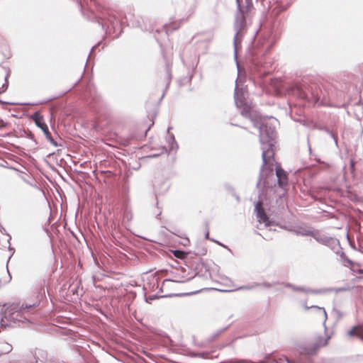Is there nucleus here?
Segmentation results:
<instances>
[{
  "label": "nucleus",
  "instance_id": "1",
  "mask_svg": "<svg viewBox=\"0 0 363 363\" xmlns=\"http://www.w3.org/2000/svg\"><path fill=\"white\" fill-rule=\"evenodd\" d=\"M253 125L257 128L259 131V142L262 149V166L260 170L259 177L257 182V187L263 190L264 188L272 187L270 181L277 182L280 186L286 184L287 177L285 172L280 167L276 169L275 174L273 169L274 162V149L276 143V126L277 121L274 123L266 121L262 118H251Z\"/></svg>",
  "mask_w": 363,
  "mask_h": 363
},
{
  "label": "nucleus",
  "instance_id": "2",
  "mask_svg": "<svg viewBox=\"0 0 363 363\" xmlns=\"http://www.w3.org/2000/svg\"><path fill=\"white\" fill-rule=\"evenodd\" d=\"M34 296L33 301L23 303L21 306L18 304H12L8 307L1 321L3 322L5 318L13 323L30 322L31 315L34 314L35 308L45 296V289L42 284L35 289Z\"/></svg>",
  "mask_w": 363,
  "mask_h": 363
},
{
  "label": "nucleus",
  "instance_id": "3",
  "mask_svg": "<svg viewBox=\"0 0 363 363\" xmlns=\"http://www.w3.org/2000/svg\"><path fill=\"white\" fill-rule=\"evenodd\" d=\"M236 3L238 11L235 14V19L234 23V30L235 33L233 39L235 58H237L238 45L240 43L241 38L243 35L246 27V21L242 9L243 6L242 5V0H236Z\"/></svg>",
  "mask_w": 363,
  "mask_h": 363
},
{
  "label": "nucleus",
  "instance_id": "4",
  "mask_svg": "<svg viewBox=\"0 0 363 363\" xmlns=\"http://www.w3.org/2000/svg\"><path fill=\"white\" fill-rule=\"evenodd\" d=\"M313 238L318 243L330 247L334 252L339 254L338 250L340 249V244L337 238L323 234L317 229H315Z\"/></svg>",
  "mask_w": 363,
  "mask_h": 363
},
{
  "label": "nucleus",
  "instance_id": "5",
  "mask_svg": "<svg viewBox=\"0 0 363 363\" xmlns=\"http://www.w3.org/2000/svg\"><path fill=\"white\" fill-rule=\"evenodd\" d=\"M196 0H180L177 6V12L182 16L180 21H185L191 17L196 11Z\"/></svg>",
  "mask_w": 363,
  "mask_h": 363
},
{
  "label": "nucleus",
  "instance_id": "6",
  "mask_svg": "<svg viewBox=\"0 0 363 363\" xmlns=\"http://www.w3.org/2000/svg\"><path fill=\"white\" fill-rule=\"evenodd\" d=\"M31 118L35 122V125L40 128L43 133L45 135L46 139L55 147H57L59 145L52 138L51 133L49 131L48 127L46 123L44 122V118L42 115L39 113L38 111L35 112L32 116Z\"/></svg>",
  "mask_w": 363,
  "mask_h": 363
},
{
  "label": "nucleus",
  "instance_id": "7",
  "mask_svg": "<svg viewBox=\"0 0 363 363\" xmlns=\"http://www.w3.org/2000/svg\"><path fill=\"white\" fill-rule=\"evenodd\" d=\"M254 213H255L257 222L259 224L263 223L265 227H269L272 224L273 222L270 220L269 218L265 213L261 201H257L255 203Z\"/></svg>",
  "mask_w": 363,
  "mask_h": 363
},
{
  "label": "nucleus",
  "instance_id": "8",
  "mask_svg": "<svg viewBox=\"0 0 363 363\" xmlns=\"http://www.w3.org/2000/svg\"><path fill=\"white\" fill-rule=\"evenodd\" d=\"M234 98L236 106L240 109V113L242 116H247L250 112V106L242 99V96L239 93L237 85L235 88Z\"/></svg>",
  "mask_w": 363,
  "mask_h": 363
},
{
  "label": "nucleus",
  "instance_id": "9",
  "mask_svg": "<svg viewBox=\"0 0 363 363\" xmlns=\"http://www.w3.org/2000/svg\"><path fill=\"white\" fill-rule=\"evenodd\" d=\"M315 230V229L311 227L298 225L296 226L293 231L296 235L311 236L313 238V235L314 234Z\"/></svg>",
  "mask_w": 363,
  "mask_h": 363
},
{
  "label": "nucleus",
  "instance_id": "10",
  "mask_svg": "<svg viewBox=\"0 0 363 363\" xmlns=\"http://www.w3.org/2000/svg\"><path fill=\"white\" fill-rule=\"evenodd\" d=\"M329 338H330V337H328L325 339L321 338L320 340H318L317 342V343L315 344V347L313 349L306 348L305 350V352L308 355H313V354H315V351H316L317 348L319 347H321V346L326 345L328 344V340Z\"/></svg>",
  "mask_w": 363,
  "mask_h": 363
},
{
  "label": "nucleus",
  "instance_id": "11",
  "mask_svg": "<svg viewBox=\"0 0 363 363\" xmlns=\"http://www.w3.org/2000/svg\"><path fill=\"white\" fill-rule=\"evenodd\" d=\"M170 128H167V133H169ZM167 143L169 144V151H177L179 146L175 140L174 136L173 134L168 133L167 137Z\"/></svg>",
  "mask_w": 363,
  "mask_h": 363
},
{
  "label": "nucleus",
  "instance_id": "12",
  "mask_svg": "<svg viewBox=\"0 0 363 363\" xmlns=\"http://www.w3.org/2000/svg\"><path fill=\"white\" fill-rule=\"evenodd\" d=\"M285 286L288 287V288H291L294 291H302V292L311 293V294H319L320 293V291H318V290L307 289L303 287L296 286H294L291 284H289V283L286 284Z\"/></svg>",
  "mask_w": 363,
  "mask_h": 363
},
{
  "label": "nucleus",
  "instance_id": "13",
  "mask_svg": "<svg viewBox=\"0 0 363 363\" xmlns=\"http://www.w3.org/2000/svg\"><path fill=\"white\" fill-rule=\"evenodd\" d=\"M262 286L266 287V288H271L273 286H274V284L269 283V282H263V283H261V284L255 283L253 285H248V286H241L238 289H241V290H250V289H254L255 286Z\"/></svg>",
  "mask_w": 363,
  "mask_h": 363
},
{
  "label": "nucleus",
  "instance_id": "14",
  "mask_svg": "<svg viewBox=\"0 0 363 363\" xmlns=\"http://www.w3.org/2000/svg\"><path fill=\"white\" fill-rule=\"evenodd\" d=\"M309 308H314L316 310V311L320 313L323 317V324L325 323L327 320V313L324 308L319 307L318 306H311V307H308L307 306H305V309L308 310Z\"/></svg>",
  "mask_w": 363,
  "mask_h": 363
},
{
  "label": "nucleus",
  "instance_id": "15",
  "mask_svg": "<svg viewBox=\"0 0 363 363\" xmlns=\"http://www.w3.org/2000/svg\"><path fill=\"white\" fill-rule=\"evenodd\" d=\"M359 326H353L350 330L347 332V335L350 336L357 335L358 338L363 341V333H360L357 331Z\"/></svg>",
  "mask_w": 363,
  "mask_h": 363
},
{
  "label": "nucleus",
  "instance_id": "16",
  "mask_svg": "<svg viewBox=\"0 0 363 363\" xmlns=\"http://www.w3.org/2000/svg\"><path fill=\"white\" fill-rule=\"evenodd\" d=\"M332 314L337 322H339L344 317L343 312L338 308H333Z\"/></svg>",
  "mask_w": 363,
  "mask_h": 363
},
{
  "label": "nucleus",
  "instance_id": "17",
  "mask_svg": "<svg viewBox=\"0 0 363 363\" xmlns=\"http://www.w3.org/2000/svg\"><path fill=\"white\" fill-rule=\"evenodd\" d=\"M12 350H13L12 345L6 342L4 344L3 349L0 352V356L3 354H8V353L11 352L12 351Z\"/></svg>",
  "mask_w": 363,
  "mask_h": 363
},
{
  "label": "nucleus",
  "instance_id": "18",
  "mask_svg": "<svg viewBox=\"0 0 363 363\" xmlns=\"http://www.w3.org/2000/svg\"><path fill=\"white\" fill-rule=\"evenodd\" d=\"M279 4H280L281 10L284 11L289 6L290 1L289 0H279Z\"/></svg>",
  "mask_w": 363,
  "mask_h": 363
},
{
  "label": "nucleus",
  "instance_id": "19",
  "mask_svg": "<svg viewBox=\"0 0 363 363\" xmlns=\"http://www.w3.org/2000/svg\"><path fill=\"white\" fill-rule=\"evenodd\" d=\"M338 251H339L338 255L340 256V258L342 262H347L349 264L352 263V261L349 258H347V257L345 255V254L342 251L341 247H340V249L338 250Z\"/></svg>",
  "mask_w": 363,
  "mask_h": 363
},
{
  "label": "nucleus",
  "instance_id": "20",
  "mask_svg": "<svg viewBox=\"0 0 363 363\" xmlns=\"http://www.w3.org/2000/svg\"><path fill=\"white\" fill-rule=\"evenodd\" d=\"M338 251H339L338 255L340 256V258L342 262H347L349 264L352 263V261L349 258H347V257L345 255V254L342 251L341 247H340V249L338 250Z\"/></svg>",
  "mask_w": 363,
  "mask_h": 363
},
{
  "label": "nucleus",
  "instance_id": "21",
  "mask_svg": "<svg viewBox=\"0 0 363 363\" xmlns=\"http://www.w3.org/2000/svg\"><path fill=\"white\" fill-rule=\"evenodd\" d=\"M338 251H339L338 255L340 256V258L342 262H347L349 264L352 263V261L349 258H347V257L345 255V254L342 251L341 247H340V249L338 250Z\"/></svg>",
  "mask_w": 363,
  "mask_h": 363
},
{
  "label": "nucleus",
  "instance_id": "22",
  "mask_svg": "<svg viewBox=\"0 0 363 363\" xmlns=\"http://www.w3.org/2000/svg\"><path fill=\"white\" fill-rule=\"evenodd\" d=\"M191 356L206 359V358H208V352H198V353L194 352L191 354Z\"/></svg>",
  "mask_w": 363,
  "mask_h": 363
},
{
  "label": "nucleus",
  "instance_id": "23",
  "mask_svg": "<svg viewBox=\"0 0 363 363\" xmlns=\"http://www.w3.org/2000/svg\"><path fill=\"white\" fill-rule=\"evenodd\" d=\"M294 91L296 92L295 94H296L298 97L301 99L306 98V94L303 91L300 90L298 88L294 89Z\"/></svg>",
  "mask_w": 363,
  "mask_h": 363
},
{
  "label": "nucleus",
  "instance_id": "24",
  "mask_svg": "<svg viewBox=\"0 0 363 363\" xmlns=\"http://www.w3.org/2000/svg\"><path fill=\"white\" fill-rule=\"evenodd\" d=\"M8 76L9 73L5 77V83L3 84L2 86L0 88V94L4 93L8 88Z\"/></svg>",
  "mask_w": 363,
  "mask_h": 363
},
{
  "label": "nucleus",
  "instance_id": "25",
  "mask_svg": "<svg viewBox=\"0 0 363 363\" xmlns=\"http://www.w3.org/2000/svg\"><path fill=\"white\" fill-rule=\"evenodd\" d=\"M190 279L191 278H188V279H183L182 278V279H165L164 281V283L168 282V281H175V282H177V283H184V282L189 281Z\"/></svg>",
  "mask_w": 363,
  "mask_h": 363
},
{
  "label": "nucleus",
  "instance_id": "26",
  "mask_svg": "<svg viewBox=\"0 0 363 363\" xmlns=\"http://www.w3.org/2000/svg\"><path fill=\"white\" fill-rule=\"evenodd\" d=\"M207 250L205 247H202L201 249L199 250L196 254L199 255H204L206 254Z\"/></svg>",
  "mask_w": 363,
  "mask_h": 363
},
{
  "label": "nucleus",
  "instance_id": "27",
  "mask_svg": "<svg viewBox=\"0 0 363 363\" xmlns=\"http://www.w3.org/2000/svg\"><path fill=\"white\" fill-rule=\"evenodd\" d=\"M283 362H285V361H284V357H280V358L278 359L277 363H283Z\"/></svg>",
  "mask_w": 363,
  "mask_h": 363
},
{
  "label": "nucleus",
  "instance_id": "28",
  "mask_svg": "<svg viewBox=\"0 0 363 363\" xmlns=\"http://www.w3.org/2000/svg\"><path fill=\"white\" fill-rule=\"evenodd\" d=\"M330 135H331L332 138L335 140V143L337 144V140L335 135L333 133H330Z\"/></svg>",
  "mask_w": 363,
  "mask_h": 363
},
{
  "label": "nucleus",
  "instance_id": "29",
  "mask_svg": "<svg viewBox=\"0 0 363 363\" xmlns=\"http://www.w3.org/2000/svg\"><path fill=\"white\" fill-rule=\"evenodd\" d=\"M99 25L101 26L102 28H104V26L106 25V23H104V22H99Z\"/></svg>",
  "mask_w": 363,
  "mask_h": 363
},
{
  "label": "nucleus",
  "instance_id": "30",
  "mask_svg": "<svg viewBox=\"0 0 363 363\" xmlns=\"http://www.w3.org/2000/svg\"><path fill=\"white\" fill-rule=\"evenodd\" d=\"M208 235H209V233H208V231H207V232L206 233V234H205V238H206V239H208Z\"/></svg>",
  "mask_w": 363,
  "mask_h": 363
},
{
  "label": "nucleus",
  "instance_id": "31",
  "mask_svg": "<svg viewBox=\"0 0 363 363\" xmlns=\"http://www.w3.org/2000/svg\"><path fill=\"white\" fill-rule=\"evenodd\" d=\"M7 272H8V274H9V280H11V274H10V273H9V270H8V269H7Z\"/></svg>",
  "mask_w": 363,
  "mask_h": 363
},
{
  "label": "nucleus",
  "instance_id": "32",
  "mask_svg": "<svg viewBox=\"0 0 363 363\" xmlns=\"http://www.w3.org/2000/svg\"><path fill=\"white\" fill-rule=\"evenodd\" d=\"M211 240H213V241H214V242H216L217 243H218V245H220V242H219V241H215V240H213V239H212Z\"/></svg>",
  "mask_w": 363,
  "mask_h": 363
},
{
  "label": "nucleus",
  "instance_id": "33",
  "mask_svg": "<svg viewBox=\"0 0 363 363\" xmlns=\"http://www.w3.org/2000/svg\"><path fill=\"white\" fill-rule=\"evenodd\" d=\"M211 240H213V241H214V242H216L217 243H218V245H220V242H219V241H215V240H213V239H212Z\"/></svg>",
  "mask_w": 363,
  "mask_h": 363
},
{
  "label": "nucleus",
  "instance_id": "34",
  "mask_svg": "<svg viewBox=\"0 0 363 363\" xmlns=\"http://www.w3.org/2000/svg\"><path fill=\"white\" fill-rule=\"evenodd\" d=\"M177 253H179V251H176V252H175V254H174V255H175L176 256H177Z\"/></svg>",
  "mask_w": 363,
  "mask_h": 363
},
{
  "label": "nucleus",
  "instance_id": "35",
  "mask_svg": "<svg viewBox=\"0 0 363 363\" xmlns=\"http://www.w3.org/2000/svg\"><path fill=\"white\" fill-rule=\"evenodd\" d=\"M168 75H169V81L170 79H171V76H170V74L169 73H168Z\"/></svg>",
  "mask_w": 363,
  "mask_h": 363
},
{
  "label": "nucleus",
  "instance_id": "36",
  "mask_svg": "<svg viewBox=\"0 0 363 363\" xmlns=\"http://www.w3.org/2000/svg\"><path fill=\"white\" fill-rule=\"evenodd\" d=\"M248 115H250V117H252V115H250V111L249 112V113L246 116H247Z\"/></svg>",
  "mask_w": 363,
  "mask_h": 363
},
{
  "label": "nucleus",
  "instance_id": "37",
  "mask_svg": "<svg viewBox=\"0 0 363 363\" xmlns=\"http://www.w3.org/2000/svg\"><path fill=\"white\" fill-rule=\"evenodd\" d=\"M351 166L353 167L354 166V162H351Z\"/></svg>",
  "mask_w": 363,
  "mask_h": 363
},
{
  "label": "nucleus",
  "instance_id": "38",
  "mask_svg": "<svg viewBox=\"0 0 363 363\" xmlns=\"http://www.w3.org/2000/svg\"><path fill=\"white\" fill-rule=\"evenodd\" d=\"M161 214V211L159 212V213L157 214V216H160Z\"/></svg>",
  "mask_w": 363,
  "mask_h": 363
},
{
  "label": "nucleus",
  "instance_id": "39",
  "mask_svg": "<svg viewBox=\"0 0 363 363\" xmlns=\"http://www.w3.org/2000/svg\"><path fill=\"white\" fill-rule=\"evenodd\" d=\"M245 1H246V2L248 4V0H245Z\"/></svg>",
  "mask_w": 363,
  "mask_h": 363
}]
</instances>
